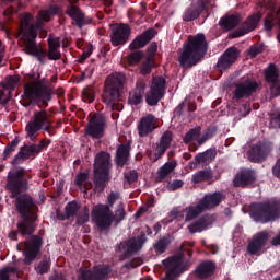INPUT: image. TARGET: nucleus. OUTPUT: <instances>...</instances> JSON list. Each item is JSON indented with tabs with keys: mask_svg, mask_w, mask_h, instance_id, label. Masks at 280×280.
I'll list each match as a JSON object with an SVG mask.
<instances>
[{
	"mask_svg": "<svg viewBox=\"0 0 280 280\" xmlns=\"http://www.w3.org/2000/svg\"><path fill=\"white\" fill-rule=\"evenodd\" d=\"M31 178L32 175L21 166L11 170L7 176V189L15 200V209L22 218L16 226L23 237L34 235L38 220V206L34 203L32 196L25 194L30 189Z\"/></svg>",
	"mask_w": 280,
	"mask_h": 280,
	"instance_id": "1",
	"label": "nucleus"
},
{
	"mask_svg": "<svg viewBox=\"0 0 280 280\" xmlns=\"http://www.w3.org/2000/svg\"><path fill=\"white\" fill-rule=\"evenodd\" d=\"M30 78L34 81L24 84L21 105L24 108H30V106H44V108H47L49 102H51L54 90L47 84V79H40V72L37 73V77L32 73Z\"/></svg>",
	"mask_w": 280,
	"mask_h": 280,
	"instance_id": "2",
	"label": "nucleus"
},
{
	"mask_svg": "<svg viewBox=\"0 0 280 280\" xmlns=\"http://www.w3.org/2000/svg\"><path fill=\"white\" fill-rule=\"evenodd\" d=\"M207 51H209V42H207V36L203 33L189 36L178 55L179 67L186 71L194 69L200 65L201 60H205Z\"/></svg>",
	"mask_w": 280,
	"mask_h": 280,
	"instance_id": "3",
	"label": "nucleus"
},
{
	"mask_svg": "<svg viewBox=\"0 0 280 280\" xmlns=\"http://www.w3.org/2000/svg\"><path fill=\"white\" fill-rule=\"evenodd\" d=\"M194 242H183L179 247V254L171 256L162 261L166 271L165 278L160 280H176L183 275V272H187V270H189L191 267V260L183 261V259H185V253H187L188 257H194V250H191V248H194Z\"/></svg>",
	"mask_w": 280,
	"mask_h": 280,
	"instance_id": "4",
	"label": "nucleus"
},
{
	"mask_svg": "<svg viewBox=\"0 0 280 280\" xmlns=\"http://www.w3.org/2000/svg\"><path fill=\"white\" fill-rule=\"evenodd\" d=\"M38 30H40L38 24H32V15H25L22 20L21 28V34L25 43V54H28V56H34L38 62H40V65H45L47 50L38 48V44H36V38H38Z\"/></svg>",
	"mask_w": 280,
	"mask_h": 280,
	"instance_id": "5",
	"label": "nucleus"
},
{
	"mask_svg": "<svg viewBox=\"0 0 280 280\" xmlns=\"http://www.w3.org/2000/svg\"><path fill=\"white\" fill-rule=\"evenodd\" d=\"M126 84V74L124 72H115L109 74L104 82L102 102L106 106H110L113 110L117 106L121 97V91Z\"/></svg>",
	"mask_w": 280,
	"mask_h": 280,
	"instance_id": "6",
	"label": "nucleus"
},
{
	"mask_svg": "<svg viewBox=\"0 0 280 280\" xmlns=\"http://www.w3.org/2000/svg\"><path fill=\"white\" fill-rule=\"evenodd\" d=\"M249 215L254 222H259L260 224L275 222L280 218V200L270 199L253 203L249 208Z\"/></svg>",
	"mask_w": 280,
	"mask_h": 280,
	"instance_id": "7",
	"label": "nucleus"
},
{
	"mask_svg": "<svg viewBox=\"0 0 280 280\" xmlns=\"http://www.w3.org/2000/svg\"><path fill=\"white\" fill-rule=\"evenodd\" d=\"M110 153L101 151L94 159V190L102 194L106 189L108 180H110Z\"/></svg>",
	"mask_w": 280,
	"mask_h": 280,
	"instance_id": "8",
	"label": "nucleus"
},
{
	"mask_svg": "<svg viewBox=\"0 0 280 280\" xmlns=\"http://www.w3.org/2000/svg\"><path fill=\"white\" fill-rule=\"evenodd\" d=\"M119 192L112 191L107 196V205H97L92 210V220L100 231H108L113 226V211L110 207L119 200Z\"/></svg>",
	"mask_w": 280,
	"mask_h": 280,
	"instance_id": "9",
	"label": "nucleus"
},
{
	"mask_svg": "<svg viewBox=\"0 0 280 280\" xmlns=\"http://www.w3.org/2000/svg\"><path fill=\"white\" fill-rule=\"evenodd\" d=\"M49 121L51 120L49 119V114L47 110L42 109L34 112L31 120L25 127L26 137L30 139V141L36 143V141H38V132L43 130V126H47Z\"/></svg>",
	"mask_w": 280,
	"mask_h": 280,
	"instance_id": "10",
	"label": "nucleus"
},
{
	"mask_svg": "<svg viewBox=\"0 0 280 280\" xmlns=\"http://www.w3.org/2000/svg\"><path fill=\"white\" fill-rule=\"evenodd\" d=\"M167 89V80L163 77H154L151 82V88L145 96L148 106H156L161 100L165 97V90Z\"/></svg>",
	"mask_w": 280,
	"mask_h": 280,
	"instance_id": "11",
	"label": "nucleus"
},
{
	"mask_svg": "<svg viewBox=\"0 0 280 280\" xmlns=\"http://www.w3.org/2000/svg\"><path fill=\"white\" fill-rule=\"evenodd\" d=\"M43 248V237L33 235L30 241L24 242V264L30 266L33 261H36V257L40 255Z\"/></svg>",
	"mask_w": 280,
	"mask_h": 280,
	"instance_id": "12",
	"label": "nucleus"
},
{
	"mask_svg": "<svg viewBox=\"0 0 280 280\" xmlns=\"http://www.w3.org/2000/svg\"><path fill=\"white\" fill-rule=\"evenodd\" d=\"M106 128V118L102 115H94L90 118L84 132L92 139H102L104 137V130Z\"/></svg>",
	"mask_w": 280,
	"mask_h": 280,
	"instance_id": "13",
	"label": "nucleus"
},
{
	"mask_svg": "<svg viewBox=\"0 0 280 280\" xmlns=\"http://www.w3.org/2000/svg\"><path fill=\"white\" fill-rule=\"evenodd\" d=\"M272 152V145L268 142H257L247 152V156L252 163H264L268 155Z\"/></svg>",
	"mask_w": 280,
	"mask_h": 280,
	"instance_id": "14",
	"label": "nucleus"
},
{
	"mask_svg": "<svg viewBox=\"0 0 280 280\" xmlns=\"http://www.w3.org/2000/svg\"><path fill=\"white\" fill-rule=\"evenodd\" d=\"M132 34V30L128 24H118L112 28L110 43L113 47H121L126 45Z\"/></svg>",
	"mask_w": 280,
	"mask_h": 280,
	"instance_id": "15",
	"label": "nucleus"
},
{
	"mask_svg": "<svg viewBox=\"0 0 280 280\" xmlns=\"http://www.w3.org/2000/svg\"><path fill=\"white\" fill-rule=\"evenodd\" d=\"M257 89H259L257 81H250L249 79L241 81L235 84L233 100L240 102V100H244V97H250V95L257 93Z\"/></svg>",
	"mask_w": 280,
	"mask_h": 280,
	"instance_id": "16",
	"label": "nucleus"
},
{
	"mask_svg": "<svg viewBox=\"0 0 280 280\" xmlns=\"http://www.w3.org/2000/svg\"><path fill=\"white\" fill-rule=\"evenodd\" d=\"M237 58H240V49L236 47H230L228 48L219 58L217 62V69L222 73V71H228V69H231L233 65L237 61Z\"/></svg>",
	"mask_w": 280,
	"mask_h": 280,
	"instance_id": "17",
	"label": "nucleus"
},
{
	"mask_svg": "<svg viewBox=\"0 0 280 280\" xmlns=\"http://www.w3.org/2000/svg\"><path fill=\"white\" fill-rule=\"evenodd\" d=\"M110 275V266L98 265L93 270L81 269V273L78 276V280H106V277Z\"/></svg>",
	"mask_w": 280,
	"mask_h": 280,
	"instance_id": "18",
	"label": "nucleus"
},
{
	"mask_svg": "<svg viewBox=\"0 0 280 280\" xmlns=\"http://www.w3.org/2000/svg\"><path fill=\"white\" fill-rule=\"evenodd\" d=\"M259 21H261V13H254L249 15L247 20L242 23L240 28L232 33V38H240V36H246V34H250V32L257 30Z\"/></svg>",
	"mask_w": 280,
	"mask_h": 280,
	"instance_id": "19",
	"label": "nucleus"
},
{
	"mask_svg": "<svg viewBox=\"0 0 280 280\" xmlns=\"http://www.w3.org/2000/svg\"><path fill=\"white\" fill-rule=\"evenodd\" d=\"M268 240H270V234L267 231L258 232L248 243L247 253H249V255H258V253L264 250L266 244H268Z\"/></svg>",
	"mask_w": 280,
	"mask_h": 280,
	"instance_id": "20",
	"label": "nucleus"
},
{
	"mask_svg": "<svg viewBox=\"0 0 280 280\" xmlns=\"http://www.w3.org/2000/svg\"><path fill=\"white\" fill-rule=\"evenodd\" d=\"M207 3L209 0H199L195 3H191L183 13V21L189 23L191 21H196L200 16L201 12H208Z\"/></svg>",
	"mask_w": 280,
	"mask_h": 280,
	"instance_id": "21",
	"label": "nucleus"
},
{
	"mask_svg": "<svg viewBox=\"0 0 280 280\" xmlns=\"http://www.w3.org/2000/svg\"><path fill=\"white\" fill-rule=\"evenodd\" d=\"M51 145V139H42L38 144H24L20 148L22 154H24V159H32V156H38L43 150L49 148Z\"/></svg>",
	"mask_w": 280,
	"mask_h": 280,
	"instance_id": "22",
	"label": "nucleus"
},
{
	"mask_svg": "<svg viewBox=\"0 0 280 280\" xmlns=\"http://www.w3.org/2000/svg\"><path fill=\"white\" fill-rule=\"evenodd\" d=\"M141 245L138 244L137 240H128L121 242L116 247V253H121L119 256V261H126L133 253L141 250Z\"/></svg>",
	"mask_w": 280,
	"mask_h": 280,
	"instance_id": "23",
	"label": "nucleus"
},
{
	"mask_svg": "<svg viewBox=\"0 0 280 280\" xmlns=\"http://www.w3.org/2000/svg\"><path fill=\"white\" fill-rule=\"evenodd\" d=\"M218 156V150L215 148H210L205 152L198 153L192 162H189L190 170H196L198 165H210L215 161Z\"/></svg>",
	"mask_w": 280,
	"mask_h": 280,
	"instance_id": "24",
	"label": "nucleus"
},
{
	"mask_svg": "<svg viewBox=\"0 0 280 280\" xmlns=\"http://www.w3.org/2000/svg\"><path fill=\"white\" fill-rule=\"evenodd\" d=\"M257 180V173L254 170L246 168L237 173L233 179L234 187H248Z\"/></svg>",
	"mask_w": 280,
	"mask_h": 280,
	"instance_id": "25",
	"label": "nucleus"
},
{
	"mask_svg": "<svg viewBox=\"0 0 280 280\" xmlns=\"http://www.w3.org/2000/svg\"><path fill=\"white\" fill-rule=\"evenodd\" d=\"M265 79L266 82L272 84L273 89L271 93L278 97L280 95V79H279V69L275 63H270L268 68L265 70Z\"/></svg>",
	"mask_w": 280,
	"mask_h": 280,
	"instance_id": "26",
	"label": "nucleus"
},
{
	"mask_svg": "<svg viewBox=\"0 0 280 280\" xmlns=\"http://www.w3.org/2000/svg\"><path fill=\"white\" fill-rule=\"evenodd\" d=\"M66 14L68 16H70V19H72V21H74L77 27H79V30H82L84 27V25H89L91 24V18H86V15H84V13L82 12V10H80V8L78 5H69L66 9Z\"/></svg>",
	"mask_w": 280,
	"mask_h": 280,
	"instance_id": "27",
	"label": "nucleus"
},
{
	"mask_svg": "<svg viewBox=\"0 0 280 280\" xmlns=\"http://www.w3.org/2000/svg\"><path fill=\"white\" fill-rule=\"evenodd\" d=\"M226 198V195L222 191H214L205 195L199 201L206 211H211V209H215V207H220L222 200Z\"/></svg>",
	"mask_w": 280,
	"mask_h": 280,
	"instance_id": "28",
	"label": "nucleus"
},
{
	"mask_svg": "<svg viewBox=\"0 0 280 280\" xmlns=\"http://www.w3.org/2000/svg\"><path fill=\"white\" fill-rule=\"evenodd\" d=\"M156 128V117L152 114H148L142 117L137 126L139 137H148V135H152L154 129Z\"/></svg>",
	"mask_w": 280,
	"mask_h": 280,
	"instance_id": "29",
	"label": "nucleus"
},
{
	"mask_svg": "<svg viewBox=\"0 0 280 280\" xmlns=\"http://www.w3.org/2000/svg\"><path fill=\"white\" fill-rule=\"evenodd\" d=\"M156 36V30L149 28L144 31L142 34L138 35L129 45L130 51H135L137 49H142V47H145L152 38Z\"/></svg>",
	"mask_w": 280,
	"mask_h": 280,
	"instance_id": "30",
	"label": "nucleus"
},
{
	"mask_svg": "<svg viewBox=\"0 0 280 280\" xmlns=\"http://www.w3.org/2000/svg\"><path fill=\"white\" fill-rule=\"evenodd\" d=\"M215 262L213 260H203L195 269L194 273L197 279H209L212 275H215Z\"/></svg>",
	"mask_w": 280,
	"mask_h": 280,
	"instance_id": "31",
	"label": "nucleus"
},
{
	"mask_svg": "<svg viewBox=\"0 0 280 280\" xmlns=\"http://www.w3.org/2000/svg\"><path fill=\"white\" fill-rule=\"evenodd\" d=\"M143 95H145V81H138L136 88L129 92L128 104L139 106L143 102Z\"/></svg>",
	"mask_w": 280,
	"mask_h": 280,
	"instance_id": "32",
	"label": "nucleus"
},
{
	"mask_svg": "<svg viewBox=\"0 0 280 280\" xmlns=\"http://www.w3.org/2000/svg\"><path fill=\"white\" fill-rule=\"evenodd\" d=\"M215 219L211 214H205L201 218H199L197 221L192 222L190 225H188V231L190 233H202L207 226H210V224H213V221Z\"/></svg>",
	"mask_w": 280,
	"mask_h": 280,
	"instance_id": "33",
	"label": "nucleus"
},
{
	"mask_svg": "<svg viewBox=\"0 0 280 280\" xmlns=\"http://www.w3.org/2000/svg\"><path fill=\"white\" fill-rule=\"evenodd\" d=\"M130 161V144L122 143L116 150V165L124 167Z\"/></svg>",
	"mask_w": 280,
	"mask_h": 280,
	"instance_id": "34",
	"label": "nucleus"
},
{
	"mask_svg": "<svg viewBox=\"0 0 280 280\" xmlns=\"http://www.w3.org/2000/svg\"><path fill=\"white\" fill-rule=\"evenodd\" d=\"M242 23V18L238 14H231L221 18L219 25L226 30V32H231V30H235Z\"/></svg>",
	"mask_w": 280,
	"mask_h": 280,
	"instance_id": "35",
	"label": "nucleus"
},
{
	"mask_svg": "<svg viewBox=\"0 0 280 280\" xmlns=\"http://www.w3.org/2000/svg\"><path fill=\"white\" fill-rule=\"evenodd\" d=\"M209 180H213V170L211 168L198 171L196 174L192 175L191 179V182L195 184L209 183Z\"/></svg>",
	"mask_w": 280,
	"mask_h": 280,
	"instance_id": "36",
	"label": "nucleus"
},
{
	"mask_svg": "<svg viewBox=\"0 0 280 280\" xmlns=\"http://www.w3.org/2000/svg\"><path fill=\"white\" fill-rule=\"evenodd\" d=\"M183 211L186 212L185 221L191 222V220H196V218H198L202 211H206V209L201 206V202L198 201L196 206H190Z\"/></svg>",
	"mask_w": 280,
	"mask_h": 280,
	"instance_id": "37",
	"label": "nucleus"
},
{
	"mask_svg": "<svg viewBox=\"0 0 280 280\" xmlns=\"http://www.w3.org/2000/svg\"><path fill=\"white\" fill-rule=\"evenodd\" d=\"M156 67V60L154 59V56L149 55L145 60L142 61L140 67V73L141 75H150L152 73V69Z\"/></svg>",
	"mask_w": 280,
	"mask_h": 280,
	"instance_id": "38",
	"label": "nucleus"
},
{
	"mask_svg": "<svg viewBox=\"0 0 280 280\" xmlns=\"http://www.w3.org/2000/svg\"><path fill=\"white\" fill-rule=\"evenodd\" d=\"M175 168H176V165H174V163L166 162L158 171V177H156L158 183H163V180H165L166 177L170 176V174L173 173Z\"/></svg>",
	"mask_w": 280,
	"mask_h": 280,
	"instance_id": "39",
	"label": "nucleus"
},
{
	"mask_svg": "<svg viewBox=\"0 0 280 280\" xmlns=\"http://www.w3.org/2000/svg\"><path fill=\"white\" fill-rule=\"evenodd\" d=\"M200 135H202V127L197 126L195 128L189 129L188 132L183 138L184 143H191V141H197L200 139Z\"/></svg>",
	"mask_w": 280,
	"mask_h": 280,
	"instance_id": "40",
	"label": "nucleus"
},
{
	"mask_svg": "<svg viewBox=\"0 0 280 280\" xmlns=\"http://www.w3.org/2000/svg\"><path fill=\"white\" fill-rule=\"evenodd\" d=\"M215 135H218V127H208L206 130L202 131V135L198 139V145H205V142L209 141V139H213Z\"/></svg>",
	"mask_w": 280,
	"mask_h": 280,
	"instance_id": "41",
	"label": "nucleus"
},
{
	"mask_svg": "<svg viewBox=\"0 0 280 280\" xmlns=\"http://www.w3.org/2000/svg\"><path fill=\"white\" fill-rule=\"evenodd\" d=\"M21 143V139L15 137L11 142H9L3 151V161H8L12 156V152L16 151V148Z\"/></svg>",
	"mask_w": 280,
	"mask_h": 280,
	"instance_id": "42",
	"label": "nucleus"
},
{
	"mask_svg": "<svg viewBox=\"0 0 280 280\" xmlns=\"http://www.w3.org/2000/svg\"><path fill=\"white\" fill-rule=\"evenodd\" d=\"M35 270L37 275H47L49 270H51V259L50 258H43L42 261L35 266Z\"/></svg>",
	"mask_w": 280,
	"mask_h": 280,
	"instance_id": "43",
	"label": "nucleus"
},
{
	"mask_svg": "<svg viewBox=\"0 0 280 280\" xmlns=\"http://www.w3.org/2000/svg\"><path fill=\"white\" fill-rule=\"evenodd\" d=\"M82 100L88 104L95 102V89L92 85H88L82 91Z\"/></svg>",
	"mask_w": 280,
	"mask_h": 280,
	"instance_id": "44",
	"label": "nucleus"
},
{
	"mask_svg": "<svg viewBox=\"0 0 280 280\" xmlns=\"http://www.w3.org/2000/svg\"><path fill=\"white\" fill-rule=\"evenodd\" d=\"M58 12H60V7H58V4H51L47 10L40 11V16L43 21H49L50 16H56Z\"/></svg>",
	"mask_w": 280,
	"mask_h": 280,
	"instance_id": "45",
	"label": "nucleus"
},
{
	"mask_svg": "<svg viewBox=\"0 0 280 280\" xmlns=\"http://www.w3.org/2000/svg\"><path fill=\"white\" fill-rule=\"evenodd\" d=\"M78 211H80V206L78 201L68 202L65 207L66 218H73V215H78Z\"/></svg>",
	"mask_w": 280,
	"mask_h": 280,
	"instance_id": "46",
	"label": "nucleus"
},
{
	"mask_svg": "<svg viewBox=\"0 0 280 280\" xmlns=\"http://www.w3.org/2000/svg\"><path fill=\"white\" fill-rule=\"evenodd\" d=\"M170 246V238L163 237L160 238L154 245L153 248L155 253H159L160 255H163L165 250H167V247Z\"/></svg>",
	"mask_w": 280,
	"mask_h": 280,
	"instance_id": "47",
	"label": "nucleus"
},
{
	"mask_svg": "<svg viewBox=\"0 0 280 280\" xmlns=\"http://www.w3.org/2000/svg\"><path fill=\"white\" fill-rule=\"evenodd\" d=\"M19 268L7 266L0 269V280H10L11 275H16Z\"/></svg>",
	"mask_w": 280,
	"mask_h": 280,
	"instance_id": "48",
	"label": "nucleus"
},
{
	"mask_svg": "<svg viewBox=\"0 0 280 280\" xmlns=\"http://www.w3.org/2000/svg\"><path fill=\"white\" fill-rule=\"evenodd\" d=\"M86 222H89V208L84 207L77 215L75 224H78V226H83Z\"/></svg>",
	"mask_w": 280,
	"mask_h": 280,
	"instance_id": "49",
	"label": "nucleus"
},
{
	"mask_svg": "<svg viewBox=\"0 0 280 280\" xmlns=\"http://www.w3.org/2000/svg\"><path fill=\"white\" fill-rule=\"evenodd\" d=\"M124 218H126V210L124 209V203L120 202L118 209L113 213V222L119 223L124 221Z\"/></svg>",
	"mask_w": 280,
	"mask_h": 280,
	"instance_id": "50",
	"label": "nucleus"
},
{
	"mask_svg": "<svg viewBox=\"0 0 280 280\" xmlns=\"http://www.w3.org/2000/svg\"><path fill=\"white\" fill-rule=\"evenodd\" d=\"M172 131L167 130L165 131L161 139H160V143H158L159 145H162L164 148H167L170 149V145H172V141H173V138H172Z\"/></svg>",
	"mask_w": 280,
	"mask_h": 280,
	"instance_id": "51",
	"label": "nucleus"
},
{
	"mask_svg": "<svg viewBox=\"0 0 280 280\" xmlns=\"http://www.w3.org/2000/svg\"><path fill=\"white\" fill-rule=\"evenodd\" d=\"M143 58V51L138 50V51H133L128 56V62L129 65H139V62H141V59Z\"/></svg>",
	"mask_w": 280,
	"mask_h": 280,
	"instance_id": "52",
	"label": "nucleus"
},
{
	"mask_svg": "<svg viewBox=\"0 0 280 280\" xmlns=\"http://www.w3.org/2000/svg\"><path fill=\"white\" fill-rule=\"evenodd\" d=\"M124 177L129 185H132L133 183H137L139 180V173H137V171L135 170H131L127 173H124Z\"/></svg>",
	"mask_w": 280,
	"mask_h": 280,
	"instance_id": "53",
	"label": "nucleus"
},
{
	"mask_svg": "<svg viewBox=\"0 0 280 280\" xmlns=\"http://www.w3.org/2000/svg\"><path fill=\"white\" fill-rule=\"evenodd\" d=\"M89 180V173H79L75 176L74 184L78 187H84Z\"/></svg>",
	"mask_w": 280,
	"mask_h": 280,
	"instance_id": "54",
	"label": "nucleus"
},
{
	"mask_svg": "<svg viewBox=\"0 0 280 280\" xmlns=\"http://www.w3.org/2000/svg\"><path fill=\"white\" fill-rule=\"evenodd\" d=\"M47 43H48V49H60V37H54L52 34H50L48 36V39H47Z\"/></svg>",
	"mask_w": 280,
	"mask_h": 280,
	"instance_id": "55",
	"label": "nucleus"
},
{
	"mask_svg": "<svg viewBox=\"0 0 280 280\" xmlns=\"http://www.w3.org/2000/svg\"><path fill=\"white\" fill-rule=\"evenodd\" d=\"M46 56L48 60H60L62 58V52L56 48H48Z\"/></svg>",
	"mask_w": 280,
	"mask_h": 280,
	"instance_id": "56",
	"label": "nucleus"
},
{
	"mask_svg": "<svg viewBox=\"0 0 280 280\" xmlns=\"http://www.w3.org/2000/svg\"><path fill=\"white\" fill-rule=\"evenodd\" d=\"M143 265V259L141 258H133L128 262H125L124 268H127V270H132V268H139V266Z\"/></svg>",
	"mask_w": 280,
	"mask_h": 280,
	"instance_id": "57",
	"label": "nucleus"
},
{
	"mask_svg": "<svg viewBox=\"0 0 280 280\" xmlns=\"http://www.w3.org/2000/svg\"><path fill=\"white\" fill-rule=\"evenodd\" d=\"M19 77H10L4 84V89H7L8 91H14L16 89V84H19Z\"/></svg>",
	"mask_w": 280,
	"mask_h": 280,
	"instance_id": "58",
	"label": "nucleus"
},
{
	"mask_svg": "<svg viewBox=\"0 0 280 280\" xmlns=\"http://www.w3.org/2000/svg\"><path fill=\"white\" fill-rule=\"evenodd\" d=\"M185 185V182L182 179H174L172 183H168L167 189L168 191H176L177 189H180Z\"/></svg>",
	"mask_w": 280,
	"mask_h": 280,
	"instance_id": "59",
	"label": "nucleus"
},
{
	"mask_svg": "<svg viewBox=\"0 0 280 280\" xmlns=\"http://www.w3.org/2000/svg\"><path fill=\"white\" fill-rule=\"evenodd\" d=\"M27 161V158H25L24 153L20 150L18 154H15L14 159L12 160L11 164L16 165H23V162Z\"/></svg>",
	"mask_w": 280,
	"mask_h": 280,
	"instance_id": "60",
	"label": "nucleus"
},
{
	"mask_svg": "<svg viewBox=\"0 0 280 280\" xmlns=\"http://www.w3.org/2000/svg\"><path fill=\"white\" fill-rule=\"evenodd\" d=\"M265 30L266 32H272V28L275 27V18L272 15H269L265 19Z\"/></svg>",
	"mask_w": 280,
	"mask_h": 280,
	"instance_id": "61",
	"label": "nucleus"
},
{
	"mask_svg": "<svg viewBox=\"0 0 280 280\" xmlns=\"http://www.w3.org/2000/svg\"><path fill=\"white\" fill-rule=\"evenodd\" d=\"M167 150H168L167 147H163L158 143L154 161H159V159H161L163 156V154H165V152H167Z\"/></svg>",
	"mask_w": 280,
	"mask_h": 280,
	"instance_id": "62",
	"label": "nucleus"
},
{
	"mask_svg": "<svg viewBox=\"0 0 280 280\" xmlns=\"http://www.w3.org/2000/svg\"><path fill=\"white\" fill-rule=\"evenodd\" d=\"M91 54H93V45H89L86 48H84L83 54L80 58L81 62H84V60L90 58Z\"/></svg>",
	"mask_w": 280,
	"mask_h": 280,
	"instance_id": "63",
	"label": "nucleus"
},
{
	"mask_svg": "<svg viewBox=\"0 0 280 280\" xmlns=\"http://www.w3.org/2000/svg\"><path fill=\"white\" fill-rule=\"evenodd\" d=\"M49 280H67V278L61 272H55L49 277Z\"/></svg>",
	"mask_w": 280,
	"mask_h": 280,
	"instance_id": "64",
	"label": "nucleus"
}]
</instances>
